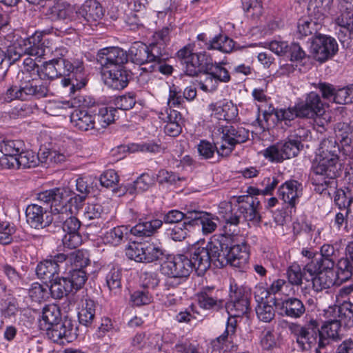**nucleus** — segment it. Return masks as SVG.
Here are the masks:
<instances>
[{"mask_svg":"<svg viewBox=\"0 0 353 353\" xmlns=\"http://www.w3.org/2000/svg\"><path fill=\"white\" fill-rule=\"evenodd\" d=\"M218 247H220V243L217 241V238L214 236L205 247L196 245L190 250L188 258L198 275H203L210 267L212 262L219 263L220 253Z\"/></svg>","mask_w":353,"mask_h":353,"instance_id":"obj_4","label":"nucleus"},{"mask_svg":"<svg viewBox=\"0 0 353 353\" xmlns=\"http://www.w3.org/2000/svg\"><path fill=\"white\" fill-rule=\"evenodd\" d=\"M218 131L222 134L223 140L234 147L245 143L249 139V131L239 125L221 126Z\"/></svg>","mask_w":353,"mask_h":353,"instance_id":"obj_22","label":"nucleus"},{"mask_svg":"<svg viewBox=\"0 0 353 353\" xmlns=\"http://www.w3.org/2000/svg\"><path fill=\"white\" fill-rule=\"evenodd\" d=\"M185 219V213L177 210H172L168 212L163 216V220L152 219L150 221H140L130 230V233L137 236H150L153 235L159 228H160L163 222L170 224L181 223Z\"/></svg>","mask_w":353,"mask_h":353,"instance_id":"obj_7","label":"nucleus"},{"mask_svg":"<svg viewBox=\"0 0 353 353\" xmlns=\"http://www.w3.org/2000/svg\"><path fill=\"white\" fill-rule=\"evenodd\" d=\"M334 203L341 210H353V185L334 191Z\"/></svg>","mask_w":353,"mask_h":353,"instance_id":"obj_31","label":"nucleus"},{"mask_svg":"<svg viewBox=\"0 0 353 353\" xmlns=\"http://www.w3.org/2000/svg\"><path fill=\"white\" fill-rule=\"evenodd\" d=\"M334 21L336 24L341 28L338 37L341 42L343 43L347 40V33H348V38L353 34V14H339Z\"/></svg>","mask_w":353,"mask_h":353,"instance_id":"obj_33","label":"nucleus"},{"mask_svg":"<svg viewBox=\"0 0 353 353\" xmlns=\"http://www.w3.org/2000/svg\"><path fill=\"white\" fill-rule=\"evenodd\" d=\"M177 57L183 65L185 74L190 77L197 76L205 72L213 62L211 55L205 52H193V48L188 45L177 52Z\"/></svg>","mask_w":353,"mask_h":353,"instance_id":"obj_5","label":"nucleus"},{"mask_svg":"<svg viewBox=\"0 0 353 353\" xmlns=\"http://www.w3.org/2000/svg\"><path fill=\"white\" fill-rule=\"evenodd\" d=\"M198 303L205 310H218L223 307V301L218 299L212 288H204L197 294Z\"/></svg>","mask_w":353,"mask_h":353,"instance_id":"obj_28","label":"nucleus"},{"mask_svg":"<svg viewBox=\"0 0 353 353\" xmlns=\"http://www.w3.org/2000/svg\"><path fill=\"white\" fill-rule=\"evenodd\" d=\"M24 148L25 144L21 140L6 139L0 141V151L10 161H12V158L16 159Z\"/></svg>","mask_w":353,"mask_h":353,"instance_id":"obj_34","label":"nucleus"},{"mask_svg":"<svg viewBox=\"0 0 353 353\" xmlns=\"http://www.w3.org/2000/svg\"><path fill=\"white\" fill-rule=\"evenodd\" d=\"M67 259L65 254H58L50 259L40 262L36 268L37 276L41 279L49 280L54 279L59 273V263H63Z\"/></svg>","mask_w":353,"mask_h":353,"instance_id":"obj_19","label":"nucleus"},{"mask_svg":"<svg viewBox=\"0 0 353 353\" xmlns=\"http://www.w3.org/2000/svg\"><path fill=\"white\" fill-rule=\"evenodd\" d=\"M302 147L303 145L299 140L290 139L269 146L263 151V154L272 162L280 163L285 159L296 157Z\"/></svg>","mask_w":353,"mask_h":353,"instance_id":"obj_9","label":"nucleus"},{"mask_svg":"<svg viewBox=\"0 0 353 353\" xmlns=\"http://www.w3.org/2000/svg\"><path fill=\"white\" fill-rule=\"evenodd\" d=\"M37 154L32 150H25L21 152L16 159L12 158L10 161L8 158L1 159V163L8 168H30L38 165Z\"/></svg>","mask_w":353,"mask_h":353,"instance_id":"obj_24","label":"nucleus"},{"mask_svg":"<svg viewBox=\"0 0 353 353\" xmlns=\"http://www.w3.org/2000/svg\"><path fill=\"white\" fill-rule=\"evenodd\" d=\"M340 319L339 321L345 326L352 327L353 325V304L350 302H345L340 305Z\"/></svg>","mask_w":353,"mask_h":353,"instance_id":"obj_58","label":"nucleus"},{"mask_svg":"<svg viewBox=\"0 0 353 353\" xmlns=\"http://www.w3.org/2000/svg\"><path fill=\"white\" fill-rule=\"evenodd\" d=\"M316 320L311 319L304 325L296 323H291L288 328L296 337V342L303 350L310 349L318 344L320 338V330Z\"/></svg>","mask_w":353,"mask_h":353,"instance_id":"obj_8","label":"nucleus"},{"mask_svg":"<svg viewBox=\"0 0 353 353\" xmlns=\"http://www.w3.org/2000/svg\"><path fill=\"white\" fill-rule=\"evenodd\" d=\"M85 11V6L77 10L74 6L67 2L66 0H63L59 1L53 7L52 15L54 19L68 23L69 21L76 20L79 17V14L83 17Z\"/></svg>","mask_w":353,"mask_h":353,"instance_id":"obj_18","label":"nucleus"},{"mask_svg":"<svg viewBox=\"0 0 353 353\" xmlns=\"http://www.w3.org/2000/svg\"><path fill=\"white\" fill-rule=\"evenodd\" d=\"M96 116L87 110H74L70 115V121L74 127L82 131H88L95 128Z\"/></svg>","mask_w":353,"mask_h":353,"instance_id":"obj_27","label":"nucleus"},{"mask_svg":"<svg viewBox=\"0 0 353 353\" xmlns=\"http://www.w3.org/2000/svg\"><path fill=\"white\" fill-rule=\"evenodd\" d=\"M42 330L46 331L47 336L51 341L61 345L72 342L77 338L76 332L70 321H61Z\"/></svg>","mask_w":353,"mask_h":353,"instance_id":"obj_13","label":"nucleus"},{"mask_svg":"<svg viewBox=\"0 0 353 353\" xmlns=\"http://www.w3.org/2000/svg\"><path fill=\"white\" fill-rule=\"evenodd\" d=\"M42 32H36L31 37L23 41L25 54L41 57L46 54V40Z\"/></svg>","mask_w":353,"mask_h":353,"instance_id":"obj_25","label":"nucleus"},{"mask_svg":"<svg viewBox=\"0 0 353 353\" xmlns=\"http://www.w3.org/2000/svg\"><path fill=\"white\" fill-rule=\"evenodd\" d=\"M353 222V210H342L335 214L332 223L337 230L348 232V225Z\"/></svg>","mask_w":353,"mask_h":353,"instance_id":"obj_46","label":"nucleus"},{"mask_svg":"<svg viewBox=\"0 0 353 353\" xmlns=\"http://www.w3.org/2000/svg\"><path fill=\"white\" fill-rule=\"evenodd\" d=\"M15 232L16 228L14 224L8 221H0V244H10Z\"/></svg>","mask_w":353,"mask_h":353,"instance_id":"obj_55","label":"nucleus"},{"mask_svg":"<svg viewBox=\"0 0 353 353\" xmlns=\"http://www.w3.org/2000/svg\"><path fill=\"white\" fill-rule=\"evenodd\" d=\"M122 272L121 270L116 268H112L105 275V283L110 294L117 296L121 294L122 285Z\"/></svg>","mask_w":353,"mask_h":353,"instance_id":"obj_35","label":"nucleus"},{"mask_svg":"<svg viewBox=\"0 0 353 353\" xmlns=\"http://www.w3.org/2000/svg\"><path fill=\"white\" fill-rule=\"evenodd\" d=\"M72 195V191L67 188H55L41 192L37 194L39 202L50 205V212L54 216L70 211L71 208L68 206V198Z\"/></svg>","mask_w":353,"mask_h":353,"instance_id":"obj_6","label":"nucleus"},{"mask_svg":"<svg viewBox=\"0 0 353 353\" xmlns=\"http://www.w3.org/2000/svg\"><path fill=\"white\" fill-rule=\"evenodd\" d=\"M148 49V64H154L157 62L165 61L168 59V53L166 52L165 46L152 42Z\"/></svg>","mask_w":353,"mask_h":353,"instance_id":"obj_44","label":"nucleus"},{"mask_svg":"<svg viewBox=\"0 0 353 353\" xmlns=\"http://www.w3.org/2000/svg\"><path fill=\"white\" fill-rule=\"evenodd\" d=\"M50 285H48L49 293L55 299H61L72 292L71 285L65 277H55L50 281Z\"/></svg>","mask_w":353,"mask_h":353,"instance_id":"obj_30","label":"nucleus"},{"mask_svg":"<svg viewBox=\"0 0 353 353\" xmlns=\"http://www.w3.org/2000/svg\"><path fill=\"white\" fill-rule=\"evenodd\" d=\"M274 304L281 316L291 319H299L305 312V305L301 300L296 297L275 300Z\"/></svg>","mask_w":353,"mask_h":353,"instance_id":"obj_17","label":"nucleus"},{"mask_svg":"<svg viewBox=\"0 0 353 353\" xmlns=\"http://www.w3.org/2000/svg\"><path fill=\"white\" fill-rule=\"evenodd\" d=\"M256 313L259 319L265 323L270 322L275 316L274 309L269 302L257 304Z\"/></svg>","mask_w":353,"mask_h":353,"instance_id":"obj_56","label":"nucleus"},{"mask_svg":"<svg viewBox=\"0 0 353 353\" xmlns=\"http://www.w3.org/2000/svg\"><path fill=\"white\" fill-rule=\"evenodd\" d=\"M220 243L219 248V265L229 263L239 272H246L249 268V252L245 243L233 245L232 238L220 236L217 237Z\"/></svg>","mask_w":353,"mask_h":353,"instance_id":"obj_2","label":"nucleus"},{"mask_svg":"<svg viewBox=\"0 0 353 353\" xmlns=\"http://www.w3.org/2000/svg\"><path fill=\"white\" fill-rule=\"evenodd\" d=\"M339 145L335 138L330 137L322 140L316 153L339 155Z\"/></svg>","mask_w":353,"mask_h":353,"instance_id":"obj_63","label":"nucleus"},{"mask_svg":"<svg viewBox=\"0 0 353 353\" xmlns=\"http://www.w3.org/2000/svg\"><path fill=\"white\" fill-rule=\"evenodd\" d=\"M301 184L295 180L288 181L278 190L279 198L291 207H294L301 195Z\"/></svg>","mask_w":353,"mask_h":353,"instance_id":"obj_26","label":"nucleus"},{"mask_svg":"<svg viewBox=\"0 0 353 353\" xmlns=\"http://www.w3.org/2000/svg\"><path fill=\"white\" fill-rule=\"evenodd\" d=\"M148 46L142 42H134L129 49V55L132 61L139 65L148 64Z\"/></svg>","mask_w":353,"mask_h":353,"instance_id":"obj_38","label":"nucleus"},{"mask_svg":"<svg viewBox=\"0 0 353 353\" xmlns=\"http://www.w3.org/2000/svg\"><path fill=\"white\" fill-rule=\"evenodd\" d=\"M73 214L74 211L71 208L65 215L61 214L54 218L55 221L62 223L63 230L66 233L78 232L80 228L81 223L77 218L72 216Z\"/></svg>","mask_w":353,"mask_h":353,"instance_id":"obj_37","label":"nucleus"},{"mask_svg":"<svg viewBox=\"0 0 353 353\" xmlns=\"http://www.w3.org/2000/svg\"><path fill=\"white\" fill-rule=\"evenodd\" d=\"M310 51L317 61L323 62L336 53L338 44L331 37L318 34L311 42Z\"/></svg>","mask_w":353,"mask_h":353,"instance_id":"obj_12","label":"nucleus"},{"mask_svg":"<svg viewBox=\"0 0 353 353\" xmlns=\"http://www.w3.org/2000/svg\"><path fill=\"white\" fill-rule=\"evenodd\" d=\"M339 155L316 153L313 163V171L316 176H330L336 177Z\"/></svg>","mask_w":353,"mask_h":353,"instance_id":"obj_16","label":"nucleus"},{"mask_svg":"<svg viewBox=\"0 0 353 353\" xmlns=\"http://www.w3.org/2000/svg\"><path fill=\"white\" fill-rule=\"evenodd\" d=\"M49 92L47 83L41 79L38 65L28 57L23 61V69L18 73L16 82L7 89L3 98L6 102L15 99L28 101L46 97Z\"/></svg>","mask_w":353,"mask_h":353,"instance_id":"obj_1","label":"nucleus"},{"mask_svg":"<svg viewBox=\"0 0 353 353\" xmlns=\"http://www.w3.org/2000/svg\"><path fill=\"white\" fill-rule=\"evenodd\" d=\"M71 285L73 291H77L82 288L88 279L86 272L81 268L75 269L70 272L69 276L66 277Z\"/></svg>","mask_w":353,"mask_h":353,"instance_id":"obj_50","label":"nucleus"},{"mask_svg":"<svg viewBox=\"0 0 353 353\" xmlns=\"http://www.w3.org/2000/svg\"><path fill=\"white\" fill-rule=\"evenodd\" d=\"M315 274H316V276L312 278V286L316 292L338 285L332 270H318Z\"/></svg>","mask_w":353,"mask_h":353,"instance_id":"obj_29","label":"nucleus"},{"mask_svg":"<svg viewBox=\"0 0 353 353\" xmlns=\"http://www.w3.org/2000/svg\"><path fill=\"white\" fill-rule=\"evenodd\" d=\"M219 219L211 214L205 212L203 215L199 225H201L203 234H209L214 232L217 228V221Z\"/></svg>","mask_w":353,"mask_h":353,"instance_id":"obj_64","label":"nucleus"},{"mask_svg":"<svg viewBox=\"0 0 353 353\" xmlns=\"http://www.w3.org/2000/svg\"><path fill=\"white\" fill-rule=\"evenodd\" d=\"M341 327L338 320L332 319L326 321L320 330V338L318 341V347L316 348V353H320L319 349L324 348L329 343V339L336 341L340 339L339 332Z\"/></svg>","mask_w":353,"mask_h":353,"instance_id":"obj_23","label":"nucleus"},{"mask_svg":"<svg viewBox=\"0 0 353 353\" xmlns=\"http://www.w3.org/2000/svg\"><path fill=\"white\" fill-rule=\"evenodd\" d=\"M234 41L227 36L222 34L214 37L207 44L208 50H217L222 52L229 53L234 48Z\"/></svg>","mask_w":353,"mask_h":353,"instance_id":"obj_43","label":"nucleus"},{"mask_svg":"<svg viewBox=\"0 0 353 353\" xmlns=\"http://www.w3.org/2000/svg\"><path fill=\"white\" fill-rule=\"evenodd\" d=\"M194 267L188 256L179 254L163 261L161 271L165 276L185 279L194 270Z\"/></svg>","mask_w":353,"mask_h":353,"instance_id":"obj_10","label":"nucleus"},{"mask_svg":"<svg viewBox=\"0 0 353 353\" xmlns=\"http://www.w3.org/2000/svg\"><path fill=\"white\" fill-rule=\"evenodd\" d=\"M61 313L56 305H48L43 307L41 319L39 322L41 329L52 326L60 321Z\"/></svg>","mask_w":353,"mask_h":353,"instance_id":"obj_36","label":"nucleus"},{"mask_svg":"<svg viewBox=\"0 0 353 353\" xmlns=\"http://www.w3.org/2000/svg\"><path fill=\"white\" fill-rule=\"evenodd\" d=\"M321 179H314V184L315 185L314 190L321 194L330 195L331 190L336 188V181L335 177H330V176H325Z\"/></svg>","mask_w":353,"mask_h":353,"instance_id":"obj_48","label":"nucleus"},{"mask_svg":"<svg viewBox=\"0 0 353 353\" xmlns=\"http://www.w3.org/2000/svg\"><path fill=\"white\" fill-rule=\"evenodd\" d=\"M141 70H143V72L140 74L139 81H141V79L147 80L149 79L148 72H151L152 71H159L164 74H170L172 72L173 68L171 65L164 63V61H160L154 64H151L148 67H143L141 68Z\"/></svg>","mask_w":353,"mask_h":353,"instance_id":"obj_53","label":"nucleus"},{"mask_svg":"<svg viewBox=\"0 0 353 353\" xmlns=\"http://www.w3.org/2000/svg\"><path fill=\"white\" fill-rule=\"evenodd\" d=\"M188 223H181L175 224L172 228L167 230L168 236L175 241H181L184 240L188 233Z\"/></svg>","mask_w":353,"mask_h":353,"instance_id":"obj_59","label":"nucleus"},{"mask_svg":"<svg viewBox=\"0 0 353 353\" xmlns=\"http://www.w3.org/2000/svg\"><path fill=\"white\" fill-rule=\"evenodd\" d=\"M286 276L288 285L299 286L303 283V272L301 266L297 263H293L288 268Z\"/></svg>","mask_w":353,"mask_h":353,"instance_id":"obj_57","label":"nucleus"},{"mask_svg":"<svg viewBox=\"0 0 353 353\" xmlns=\"http://www.w3.org/2000/svg\"><path fill=\"white\" fill-rule=\"evenodd\" d=\"M337 260L336 250L332 245H323L319 254H316L312 261L305 264L304 270L314 274L318 270H333Z\"/></svg>","mask_w":353,"mask_h":353,"instance_id":"obj_11","label":"nucleus"},{"mask_svg":"<svg viewBox=\"0 0 353 353\" xmlns=\"http://www.w3.org/2000/svg\"><path fill=\"white\" fill-rule=\"evenodd\" d=\"M68 109H70L69 102L50 101L46 104L44 110L49 115L57 117L64 115Z\"/></svg>","mask_w":353,"mask_h":353,"instance_id":"obj_52","label":"nucleus"},{"mask_svg":"<svg viewBox=\"0 0 353 353\" xmlns=\"http://www.w3.org/2000/svg\"><path fill=\"white\" fill-rule=\"evenodd\" d=\"M334 132L343 145L353 144V125L346 122H339L335 125Z\"/></svg>","mask_w":353,"mask_h":353,"instance_id":"obj_39","label":"nucleus"},{"mask_svg":"<svg viewBox=\"0 0 353 353\" xmlns=\"http://www.w3.org/2000/svg\"><path fill=\"white\" fill-rule=\"evenodd\" d=\"M29 294L34 301H45L49 295L48 285H46L44 286L38 283H34L29 290Z\"/></svg>","mask_w":353,"mask_h":353,"instance_id":"obj_62","label":"nucleus"},{"mask_svg":"<svg viewBox=\"0 0 353 353\" xmlns=\"http://www.w3.org/2000/svg\"><path fill=\"white\" fill-rule=\"evenodd\" d=\"M205 72H209L214 76L217 82L227 83L230 81V75L228 70L222 65L221 63L212 62Z\"/></svg>","mask_w":353,"mask_h":353,"instance_id":"obj_54","label":"nucleus"},{"mask_svg":"<svg viewBox=\"0 0 353 353\" xmlns=\"http://www.w3.org/2000/svg\"><path fill=\"white\" fill-rule=\"evenodd\" d=\"M156 181V176L149 173H143L128 188L130 194L134 192H142L148 190Z\"/></svg>","mask_w":353,"mask_h":353,"instance_id":"obj_42","label":"nucleus"},{"mask_svg":"<svg viewBox=\"0 0 353 353\" xmlns=\"http://www.w3.org/2000/svg\"><path fill=\"white\" fill-rule=\"evenodd\" d=\"M219 119L232 121L238 116V109L231 101H226L214 110Z\"/></svg>","mask_w":353,"mask_h":353,"instance_id":"obj_47","label":"nucleus"},{"mask_svg":"<svg viewBox=\"0 0 353 353\" xmlns=\"http://www.w3.org/2000/svg\"><path fill=\"white\" fill-rule=\"evenodd\" d=\"M334 103L339 104H349L353 103V84L341 88H337L335 93Z\"/></svg>","mask_w":353,"mask_h":353,"instance_id":"obj_61","label":"nucleus"},{"mask_svg":"<svg viewBox=\"0 0 353 353\" xmlns=\"http://www.w3.org/2000/svg\"><path fill=\"white\" fill-rule=\"evenodd\" d=\"M336 268L334 276L338 285L349 280L353 274L352 264L347 259L342 258L339 260Z\"/></svg>","mask_w":353,"mask_h":353,"instance_id":"obj_41","label":"nucleus"},{"mask_svg":"<svg viewBox=\"0 0 353 353\" xmlns=\"http://www.w3.org/2000/svg\"><path fill=\"white\" fill-rule=\"evenodd\" d=\"M239 212L241 214L245 220L255 223L261 222V216L259 212L260 201L257 198L251 196H241L238 198Z\"/></svg>","mask_w":353,"mask_h":353,"instance_id":"obj_20","label":"nucleus"},{"mask_svg":"<svg viewBox=\"0 0 353 353\" xmlns=\"http://www.w3.org/2000/svg\"><path fill=\"white\" fill-rule=\"evenodd\" d=\"M226 307L232 316H241L248 313L250 308V301L248 299L232 301L228 303Z\"/></svg>","mask_w":353,"mask_h":353,"instance_id":"obj_51","label":"nucleus"},{"mask_svg":"<svg viewBox=\"0 0 353 353\" xmlns=\"http://www.w3.org/2000/svg\"><path fill=\"white\" fill-rule=\"evenodd\" d=\"M203 76L198 81L199 88L204 92H212L215 91L219 85V82L214 77L211 75L209 72H203Z\"/></svg>","mask_w":353,"mask_h":353,"instance_id":"obj_60","label":"nucleus"},{"mask_svg":"<svg viewBox=\"0 0 353 353\" xmlns=\"http://www.w3.org/2000/svg\"><path fill=\"white\" fill-rule=\"evenodd\" d=\"M58 77H64L61 79L63 87L71 85L70 92L80 90L85 86L86 81L84 77L83 62L79 59H68L59 58L55 59Z\"/></svg>","mask_w":353,"mask_h":353,"instance_id":"obj_3","label":"nucleus"},{"mask_svg":"<svg viewBox=\"0 0 353 353\" xmlns=\"http://www.w3.org/2000/svg\"><path fill=\"white\" fill-rule=\"evenodd\" d=\"M95 316V304L92 300L86 299L81 310L79 312V323L85 326L92 324Z\"/></svg>","mask_w":353,"mask_h":353,"instance_id":"obj_45","label":"nucleus"},{"mask_svg":"<svg viewBox=\"0 0 353 353\" xmlns=\"http://www.w3.org/2000/svg\"><path fill=\"white\" fill-rule=\"evenodd\" d=\"M225 225H223V233L221 236H225L232 238L239 232V224L241 219V214L239 212V208L236 210H232L230 212L225 213L223 216Z\"/></svg>","mask_w":353,"mask_h":353,"instance_id":"obj_32","label":"nucleus"},{"mask_svg":"<svg viewBox=\"0 0 353 353\" xmlns=\"http://www.w3.org/2000/svg\"><path fill=\"white\" fill-rule=\"evenodd\" d=\"M104 83L114 90H122L128 84V72L124 68L103 69Z\"/></svg>","mask_w":353,"mask_h":353,"instance_id":"obj_21","label":"nucleus"},{"mask_svg":"<svg viewBox=\"0 0 353 353\" xmlns=\"http://www.w3.org/2000/svg\"><path fill=\"white\" fill-rule=\"evenodd\" d=\"M97 60L104 68H114L121 66L128 61V54L123 49L117 47L101 49L97 55Z\"/></svg>","mask_w":353,"mask_h":353,"instance_id":"obj_14","label":"nucleus"},{"mask_svg":"<svg viewBox=\"0 0 353 353\" xmlns=\"http://www.w3.org/2000/svg\"><path fill=\"white\" fill-rule=\"evenodd\" d=\"M143 251V263H151L160 259L163 254L161 246L154 243L142 244Z\"/></svg>","mask_w":353,"mask_h":353,"instance_id":"obj_49","label":"nucleus"},{"mask_svg":"<svg viewBox=\"0 0 353 353\" xmlns=\"http://www.w3.org/2000/svg\"><path fill=\"white\" fill-rule=\"evenodd\" d=\"M27 223L34 229H43L49 226L54 216L38 204L29 205L26 210Z\"/></svg>","mask_w":353,"mask_h":353,"instance_id":"obj_15","label":"nucleus"},{"mask_svg":"<svg viewBox=\"0 0 353 353\" xmlns=\"http://www.w3.org/2000/svg\"><path fill=\"white\" fill-rule=\"evenodd\" d=\"M128 232V228L125 226H117L106 232L103 236L105 243L113 246L121 244L125 239Z\"/></svg>","mask_w":353,"mask_h":353,"instance_id":"obj_40","label":"nucleus"}]
</instances>
